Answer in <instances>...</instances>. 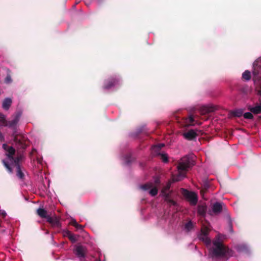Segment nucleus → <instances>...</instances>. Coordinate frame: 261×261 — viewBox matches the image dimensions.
Segmentation results:
<instances>
[{
    "mask_svg": "<svg viewBox=\"0 0 261 261\" xmlns=\"http://www.w3.org/2000/svg\"><path fill=\"white\" fill-rule=\"evenodd\" d=\"M3 147L6 151V155L7 156V159L3 160L4 166L10 173L12 172V168L16 167L17 176L19 178H22L23 174L21 171L20 167L18 164L19 159L18 158L14 159L13 156L15 151V149L12 146H8L6 144H3Z\"/></svg>",
    "mask_w": 261,
    "mask_h": 261,
    "instance_id": "obj_1",
    "label": "nucleus"
},
{
    "mask_svg": "<svg viewBox=\"0 0 261 261\" xmlns=\"http://www.w3.org/2000/svg\"><path fill=\"white\" fill-rule=\"evenodd\" d=\"M194 156L192 154L182 158L177 166L178 173L173 177V181H178L184 178L187 171L194 165Z\"/></svg>",
    "mask_w": 261,
    "mask_h": 261,
    "instance_id": "obj_2",
    "label": "nucleus"
},
{
    "mask_svg": "<svg viewBox=\"0 0 261 261\" xmlns=\"http://www.w3.org/2000/svg\"><path fill=\"white\" fill-rule=\"evenodd\" d=\"M214 247L210 249L212 257H218L225 255L228 253L229 249L225 247L219 238L213 242Z\"/></svg>",
    "mask_w": 261,
    "mask_h": 261,
    "instance_id": "obj_3",
    "label": "nucleus"
},
{
    "mask_svg": "<svg viewBox=\"0 0 261 261\" xmlns=\"http://www.w3.org/2000/svg\"><path fill=\"white\" fill-rule=\"evenodd\" d=\"M160 185V181L159 178L155 177L152 181L141 185L140 188L144 191H148L151 196H154L158 194Z\"/></svg>",
    "mask_w": 261,
    "mask_h": 261,
    "instance_id": "obj_4",
    "label": "nucleus"
},
{
    "mask_svg": "<svg viewBox=\"0 0 261 261\" xmlns=\"http://www.w3.org/2000/svg\"><path fill=\"white\" fill-rule=\"evenodd\" d=\"M37 214L41 218H46L47 221L50 223L56 225L57 226L60 225L59 221L57 218L54 219L47 215L46 211L42 208H39L37 211Z\"/></svg>",
    "mask_w": 261,
    "mask_h": 261,
    "instance_id": "obj_5",
    "label": "nucleus"
},
{
    "mask_svg": "<svg viewBox=\"0 0 261 261\" xmlns=\"http://www.w3.org/2000/svg\"><path fill=\"white\" fill-rule=\"evenodd\" d=\"M209 228L207 227H202L201 232L198 236L199 239L204 242L206 245L211 244V240L207 236Z\"/></svg>",
    "mask_w": 261,
    "mask_h": 261,
    "instance_id": "obj_6",
    "label": "nucleus"
},
{
    "mask_svg": "<svg viewBox=\"0 0 261 261\" xmlns=\"http://www.w3.org/2000/svg\"><path fill=\"white\" fill-rule=\"evenodd\" d=\"M183 194L191 205H194L197 203V197L195 193L185 190L184 191Z\"/></svg>",
    "mask_w": 261,
    "mask_h": 261,
    "instance_id": "obj_7",
    "label": "nucleus"
},
{
    "mask_svg": "<svg viewBox=\"0 0 261 261\" xmlns=\"http://www.w3.org/2000/svg\"><path fill=\"white\" fill-rule=\"evenodd\" d=\"M74 252L78 257L82 259V258H84L85 257L86 248L82 245H76L75 246Z\"/></svg>",
    "mask_w": 261,
    "mask_h": 261,
    "instance_id": "obj_8",
    "label": "nucleus"
},
{
    "mask_svg": "<svg viewBox=\"0 0 261 261\" xmlns=\"http://www.w3.org/2000/svg\"><path fill=\"white\" fill-rule=\"evenodd\" d=\"M14 142L18 148L24 149L27 147V144L23 139H21V137H14Z\"/></svg>",
    "mask_w": 261,
    "mask_h": 261,
    "instance_id": "obj_9",
    "label": "nucleus"
},
{
    "mask_svg": "<svg viewBox=\"0 0 261 261\" xmlns=\"http://www.w3.org/2000/svg\"><path fill=\"white\" fill-rule=\"evenodd\" d=\"M171 184L169 183L163 189L162 193L166 197V199L168 201L169 204L170 205L175 206L176 205V203L172 199H168L169 195L167 193V191L169 190L170 188Z\"/></svg>",
    "mask_w": 261,
    "mask_h": 261,
    "instance_id": "obj_10",
    "label": "nucleus"
},
{
    "mask_svg": "<svg viewBox=\"0 0 261 261\" xmlns=\"http://www.w3.org/2000/svg\"><path fill=\"white\" fill-rule=\"evenodd\" d=\"M223 204L220 202H216L212 206L213 212L215 214L220 213L223 209Z\"/></svg>",
    "mask_w": 261,
    "mask_h": 261,
    "instance_id": "obj_11",
    "label": "nucleus"
},
{
    "mask_svg": "<svg viewBox=\"0 0 261 261\" xmlns=\"http://www.w3.org/2000/svg\"><path fill=\"white\" fill-rule=\"evenodd\" d=\"M196 134L193 129H191L184 134V137L188 140H192L196 137Z\"/></svg>",
    "mask_w": 261,
    "mask_h": 261,
    "instance_id": "obj_12",
    "label": "nucleus"
},
{
    "mask_svg": "<svg viewBox=\"0 0 261 261\" xmlns=\"http://www.w3.org/2000/svg\"><path fill=\"white\" fill-rule=\"evenodd\" d=\"M20 116L21 114L20 113H18L13 120L8 122V126L10 127H14L18 122Z\"/></svg>",
    "mask_w": 261,
    "mask_h": 261,
    "instance_id": "obj_13",
    "label": "nucleus"
},
{
    "mask_svg": "<svg viewBox=\"0 0 261 261\" xmlns=\"http://www.w3.org/2000/svg\"><path fill=\"white\" fill-rule=\"evenodd\" d=\"M248 110L254 114L261 113V105L255 106V107L249 106Z\"/></svg>",
    "mask_w": 261,
    "mask_h": 261,
    "instance_id": "obj_14",
    "label": "nucleus"
},
{
    "mask_svg": "<svg viewBox=\"0 0 261 261\" xmlns=\"http://www.w3.org/2000/svg\"><path fill=\"white\" fill-rule=\"evenodd\" d=\"M12 103V100L9 98L4 99L3 102V108L5 110H8Z\"/></svg>",
    "mask_w": 261,
    "mask_h": 261,
    "instance_id": "obj_15",
    "label": "nucleus"
},
{
    "mask_svg": "<svg viewBox=\"0 0 261 261\" xmlns=\"http://www.w3.org/2000/svg\"><path fill=\"white\" fill-rule=\"evenodd\" d=\"M206 211V207L204 205H199L197 208V213L201 216H204Z\"/></svg>",
    "mask_w": 261,
    "mask_h": 261,
    "instance_id": "obj_16",
    "label": "nucleus"
},
{
    "mask_svg": "<svg viewBox=\"0 0 261 261\" xmlns=\"http://www.w3.org/2000/svg\"><path fill=\"white\" fill-rule=\"evenodd\" d=\"M164 146V144L161 143L158 145H154L152 148V152H154L155 154H160L159 152L160 149Z\"/></svg>",
    "mask_w": 261,
    "mask_h": 261,
    "instance_id": "obj_17",
    "label": "nucleus"
},
{
    "mask_svg": "<svg viewBox=\"0 0 261 261\" xmlns=\"http://www.w3.org/2000/svg\"><path fill=\"white\" fill-rule=\"evenodd\" d=\"M118 80H115L113 82L110 81L108 82H106L105 84L104 88L106 89H109L112 88L113 86H114L116 85V83H118Z\"/></svg>",
    "mask_w": 261,
    "mask_h": 261,
    "instance_id": "obj_18",
    "label": "nucleus"
},
{
    "mask_svg": "<svg viewBox=\"0 0 261 261\" xmlns=\"http://www.w3.org/2000/svg\"><path fill=\"white\" fill-rule=\"evenodd\" d=\"M0 126H8V122L6 120V117L3 114H0Z\"/></svg>",
    "mask_w": 261,
    "mask_h": 261,
    "instance_id": "obj_19",
    "label": "nucleus"
},
{
    "mask_svg": "<svg viewBox=\"0 0 261 261\" xmlns=\"http://www.w3.org/2000/svg\"><path fill=\"white\" fill-rule=\"evenodd\" d=\"M242 77L246 81H248L251 78V73L248 71L246 70L242 74Z\"/></svg>",
    "mask_w": 261,
    "mask_h": 261,
    "instance_id": "obj_20",
    "label": "nucleus"
},
{
    "mask_svg": "<svg viewBox=\"0 0 261 261\" xmlns=\"http://www.w3.org/2000/svg\"><path fill=\"white\" fill-rule=\"evenodd\" d=\"M187 125H192L194 124V118L192 116H189L186 121Z\"/></svg>",
    "mask_w": 261,
    "mask_h": 261,
    "instance_id": "obj_21",
    "label": "nucleus"
},
{
    "mask_svg": "<svg viewBox=\"0 0 261 261\" xmlns=\"http://www.w3.org/2000/svg\"><path fill=\"white\" fill-rule=\"evenodd\" d=\"M69 239H70V240L73 243H74L76 241H77V236H76V235H74L72 233H69Z\"/></svg>",
    "mask_w": 261,
    "mask_h": 261,
    "instance_id": "obj_22",
    "label": "nucleus"
},
{
    "mask_svg": "<svg viewBox=\"0 0 261 261\" xmlns=\"http://www.w3.org/2000/svg\"><path fill=\"white\" fill-rule=\"evenodd\" d=\"M243 113V112L242 110H237L233 112V114L236 116L240 117L242 115Z\"/></svg>",
    "mask_w": 261,
    "mask_h": 261,
    "instance_id": "obj_23",
    "label": "nucleus"
},
{
    "mask_svg": "<svg viewBox=\"0 0 261 261\" xmlns=\"http://www.w3.org/2000/svg\"><path fill=\"white\" fill-rule=\"evenodd\" d=\"M244 117L246 119H252L253 115L250 112H246L244 114Z\"/></svg>",
    "mask_w": 261,
    "mask_h": 261,
    "instance_id": "obj_24",
    "label": "nucleus"
},
{
    "mask_svg": "<svg viewBox=\"0 0 261 261\" xmlns=\"http://www.w3.org/2000/svg\"><path fill=\"white\" fill-rule=\"evenodd\" d=\"M247 249V247L246 245H241L238 247V250L240 251H243L244 250H246Z\"/></svg>",
    "mask_w": 261,
    "mask_h": 261,
    "instance_id": "obj_25",
    "label": "nucleus"
},
{
    "mask_svg": "<svg viewBox=\"0 0 261 261\" xmlns=\"http://www.w3.org/2000/svg\"><path fill=\"white\" fill-rule=\"evenodd\" d=\"M161 156V159L164 162H167L168 161V156L166 154H160Z\"/></svg>",
    "mask_w": 261,
    "mask_h": 261,
    "instance_id": "obj_26",
    "label": "nucleus"
},
{
    "mask_svg": "<svg viewBox=\"0 0 261 261\" xmlns=\"http://www.w3.org/2000/svg\"><path fill=\"white\" fill-rule=\"evenodd\" d=\"M185 228L188 230H190L192 228V223L191 221L188 222L186 225Z\"/></svg>",
    "mask_w": 261,
    "mask_h": 261,
    "instance_id": "obj_27",
    "label": "nucleus"
},
{
    "mask_svg": "<svg viewBox=\"0 0 261 261\" xmlns=\"http://www.w3.org/2000/svg\"><path fill=\"white\" fill-rule=\"evenodd\" d=\"M6 216V213L5 211L1 210L0 211V217H2V218L5 217Z\"/></svg>",
    "mask_w": 261,
    "mask_h": 261,
    "instance_id": "obj_28",
    "label": "nucleus"
},
{
    "mask_svg": "<svg viewBox=\"0 0 261 261\" xmlns=\"http://www.w3.org/2000/svg\"><path fill=\"white\" fill-rule=\"evenodd\" d=\"M12 81L11 78L10 76H7L5 79V82L6 83H10Z\"/></svg>",
    "mask_w": 261,
    "mask_h": 261,
    "instance_id": "obj_29",
    "label": "nucleus"
},
{
    "mask_svg": "<svg viewBox=\"0 0 261 261\" xmlns=\"http://www.w3.org/2000/svg\"><path fill=\"white\" fill-rule=\"evenodd\" d=\"M70 224L75 226V225H77V222L76 221V220L75 219H72L70 221Z\"/></svg>",
    "mask_w": 261,
    "mask_h": 261,
    "instance_id": "obj_30",
    "label": "nucleus"
},
{
    "mask_svg": "<svg viewBox=\"0 0 261 261\" xmlns=\"http://www.w3.org/2000/svg\"><path fill=\"white\" fill-rule=\"evenodd\" d=\"M77 229H81L82 230L83 229V226L81 225L77 224V225H75L74 226Z\"/></svg>",
    "mask_w": 261,
    "mask_h": 261,
    "instance_id": "obj_31",
    "label": "nucleus"
},
{
    "mask_svg": "<svg viewBox=\"0 0 261 261\" xmlns=\"http://www.w3.org/2000/svg\"><path fill=\"white\" fill-rule=\"evenodd\" d=\"M69 233H72L70 231H66L64 232V236H66V237H67L68 238H69Z\"/></svg>",
    "mask_w": 261,
    "mask_h": 261,
    "instance_id": "obj_32",
    "label": "nucleus"
},
{
    "mask_svg": "<svg viewBox=\"0 0 261 261\" xmlns=\"http://www.w3.org/2000/svg\"><path fill=\"white\" fill-rule=\"evenodd\" d=\"M4 140V136L3 135L0 133V142H2Z\"/></svg>",
    "mask_w": 261,
    "mask_h": 261,
    "instance_id": "obj_33",
    "label": "nucleus"
},
{
    "mask_svg": "<svg viewBox=\"0 0 261 261\" xmlns=\"http://www.w3.org/2000/svg\"><path fill=\"white\" fill-rule=\"evenodd\" d=\"M37 161L39 163L41 164V159H38Z\"/></svg>",
    "mask_w": 261,
    "mask_h": 261,
    "instance_id": "obj_34",
    "label": "nucleus"
},
{
    "mask_svg": "<svg viewBox=\"0 0 261 261\" xmlns=\"http://www.w3.org/2000/svg\"><path fill=\"white\" fill-rule=\"evenodd\" d=\"M257 94H258V95H261V90H258V91Z\"/></svg>",
    "mask_w": 261,
    "mask_h": 261,
    "instance_id": "obj_35",
    "label": "nucleus"
},
{
    "mask_svg": "<svg viewBox=\"0 0 261 261\" xmlns=\"http://www.w3.org/2000/svg\"><path fill=\"white\" fill-rule=\"evenodd\" d=\"M129 161V160H126L125 162L126 164H128Z\"/></svg>",
    "mask_w": 261,
    "mask_h": 261,
    "instance_id": "obj_36",
    "label": "nucleus"
}]
</instances>
